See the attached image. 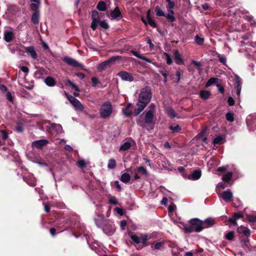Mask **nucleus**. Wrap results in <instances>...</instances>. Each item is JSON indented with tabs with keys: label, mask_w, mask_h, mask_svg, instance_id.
Segmentation results:
<instances>
[{
	"label": "nucleus",
	"mask_w": 256,
	"mask_h": 256,
	"mask_svg": "<svg viewBox=\"0 0 256 256\" xmlns=\"http://www.w3.org/2000/svg\"><path fill=\"white\" fill-rule=\"evenodd\" d=\"M152 98L151 88L150 86H146L143 88L138 98V102L136 104L137 108H135L134 116H138L146 107L150 102Z\"/></svg>",
	"instance_id": "f257e3e1"
},
{
	"label": "nucleus",
	"mask_w": 256,
	"mask_h": 256,
	"mask_svg": "<svg viewBox=\"0 0 256 256\" xmlns=\"http://www.w3.org/2000/svg\"><path fill=\"white\" fill-rule=\"evenodd\" d=\"M155 118L152 110L146 111L145 115L142 119V115H140V119L136 120L137 124L142 127L146 128V126H153L155 124Z\"/></svg>",
	"instance_id": "f03ea898"
},
{
	"label": "nucleus",
	"mask_w": 256,
	"mask_h": 256,
	"mask_svg": "<svg viewBox=\"0 0 256 256\" xmlns=\"http://www.w3.org/2000/svg\"><path fill=\"white\" fill-rule=\"evenodd\" d=\"M128 236L134 243L137 244H141V246H136L138 250H140L148 245L147 240L150 239V236L147 234H132V232H130Z\"/></svg>",
	"instance_id": "7ed1b4c3"
},
{
	"label": "nucleus",
	"mask_w": 256,
	"mask_h": 256,
	"mask_svg": "<svg viewBox=\"0 0 256 256\" xmlns=\"http://www.w3.org/2000/svg\"><path fill=\"white\" fill-rule=\"evenodd\" d=\"M190 225H185L184 228L185 233H192V232H199L203 230L202 220L194 218L190 219L188 222Z\"/></svg>",
	"instance_id": "20e7f679"
},
{
	"label": "nucleus",
	"mask_w": 256,
	"mask_h": 256,
	"mask_svg": "<svg viewBox=\"0 0 256 256\" xmlns=\"http://www.w3.org/2000/svg\"><path fill=\"white\" fill-rule=\"evenodd\" d=\"M168 2L166 8L168 12V14H166L161 10V16H165L167 20L170 22H174L176 20V18L174 16V11L173 9L175 6V2L171 0H166Z\"/></svg>",
	"instance_id": "39448f33"
},
{
	"label": "nucleus",
	"mask_w": 256,
	"mask_h": 256,
	"mask_svg": "<svg viewBox=\"0 0 256 256\" xmlns=\"http://www.w3.org/2000/svg\"><path fill=\"white\" fill-rule=\"evenodd\" d=\"M112 107L111 104L106 102H104L100 108V116L102 118H108L112 113Z\"/></svg>",
	"instance_id": "423d86ee"
},
{
	"label": "nucleus",
	"mask_w": 256,
	"mask_h": 256,
	"mask_svg": "<svg viewBox=\"0 0 256 256\" xmlns=\"http://www.w3.org/2000/svg\"><path fill=\"white\" fill-rule=\"evenodd\" d=\"M102 228L103 232L108 236H112L116 230L114 225L106 220L104 221V224Z\"/></svg>",
	"instance_id": "0eeeda50"
},
{
	"label": "nucleus",
	"mask_w": 256,
	"mask_h": 256,
	"mask_svg": "<svg viewBox=\"0 0 256 256\" xmlns=\"http://www.w3.org/2000/svg\"><path fill=\"white\" fill-rule=\"evenodd\" d=\"M99 14L96 10H93L92 12V22L90 25V28L93 30H95L98 26L99 22Z\"/></svg>",
	"instance_id": "6e6552de"
},
{
	"label": "nucleus",
	"mask_w": 256,
	"mask_h": 256,
	"mask_svg": "<svg viewBox=\"0 0 256 256\" xmlns=\"http://www.w3.org/2000/svg\"><path fill=\"white\" fill-rule=\"evenodd\" d=\"M62 60L64 62L67 64L68 65L74 68H83L84 67V66L82 64L79 63L74 59L68 56H64Z\"/></svg>",
	"instance_id": "1a4fd4ad"
},
{
	"label": "nucleus",
	"mask_w": 256,
	"mask_h": 256,
	"mask_svg": "<svg viewBox=\"0 0 256 256\" xmlns=\"http://www.w3.org/2000/svg\"><path fill=\"white\" fill-rule=\"evenodd\" d=\"M117 76H120L122 80L132 82L134 80V77L133 75L126 71H120Z\"/></svg>",
	"instance_id": "9d476101"
},
{
	"label": "nucleus",
	"mask_w": 256,
	"mask_h": 256,
	"mask_svg": "<svg viewBox=\"0 0 256 256\" xmlns=\"http://www.w3.org/2000/svg\"><path fill=\"white\" fill-rule=\"evenodd\" d=\"M10 30H6L4 32V39L7 42H11L14 38V34L12 28H9Z\"/></svg>",
	"instance_id": "9b49d317"
},
{
	"label": "nucleus",
	"mask_w": 256,
	"mask_h": 256,
	"mask_svg": "<svg viewBox=\"0 0 256 256\" xmlns=\"http://www.w3.org/2000/svg\"><path fill=\"white\" fill-rule=\"evenodd\" d=\"M24 181L31 186H34L36 185V179L33 174H28L23 176Z\"/></svg>",
	"instance_id": "f8f14e48"
},
{
	"label": "nucleus",
	"mask_w": 256,
	"mask_h": 256,
	"mask_svg": "<svg viewBox=\"0 0 256 256\" xmlns=\"http://www.w3.org/2000/svg\"><path fill=\"white\" fill-rule=\"evenodd\" d=\"M225 202H230L232 200L233 194L230 190L224 191L220 196Z\"/></svg>",
	"instance_id": "ddd939ff"
},
{
	"label": "nucleus",
	"mask_w": 256,
	"mask_h": 256,
	"mask_svg": "<svg viewBox=\"0 0 256 256\" xmlns=\"http://www.w3.org/2000/svg\"><path fill=\"white\" fill-rule=\"evenodd\" d=\"M202 223L204 230V228L212 226L216 224V222L214 218L209 217L204 220H202Z\"/></svg>",
	"instance_id": "4468645a"
},
{
	"label": "nucleus",
	"mask_w": 256,
	"mask_h": 256,
	"mask_svg": "<svg viewBox=\"0 0 256 256\" xmlns=\"http://www.w3.org/2000/svg\"><path fill=\"white\" fill-rule=\"evenodd\" d=\"M240 244L242 247L246 252L250 250V240L248 238H245L241 240Z\"/></svg>",
	"instance_id": "2eb2a0df"
},
{
	"label": "nucleus",
	"mask_w": 256,
	"mask_h": 256,
	"mask_svg": "<svg viewBox=\"0 0 256 256\" xmlns=\"http://www.w3.org/2000/svg\"><path fill=\"white\" fill-rule=\"evenodd\" d=\"M174 56L175 62L178 65L183 64L184 60L182 55L180 54L178 50H175L174 52Z\"/></svg>",
	"instance_id": "dca6fc26"
},
{
	"label": "nucleus",
	"mask_w": 256,
	"mask_h": 256,
	"mask_svg": "<svg viewBox=\"0 0 256 256\" xmlns=\"http://www.w3.org/2000/svg\"><path fill=\"white\" fill-rule=\"evenodd\" d=\"M164 112L170 118H174L176 117L178 115L174 109L171 106H164Z\"/></svg>",
	"instance_id": "f3484780"
},
{
	"label": "nucleus",
	"mask_w": 256,
	"mask_h": 256,
	"mask_svg": "<svg viewBox=\"0 0 256 256\" xmlns=\"http://www.w3.org/2000/svg\"><path fill=\"white\" fill-rule=\"evenodd\" d=\"M48 143L46 140H40L32 142V146L41 149Z\"/></svg>",
	"instance_id": "a211bd4d"
},
{
	"label": "nucleus",
	"mask_w": 256,
	"mask_h": 256,
	"mask_svg": "<svg viewBox=\"0 0 256 256\" xmlns=\"http://www.w3.org/2000/svg\"><path fill=\"white\" fill-rule=\"evenodd\" d=\"M25 51L34 60L37 58L38 56L33 46L24 47Z\"/></svg>",
	"instance_id": "6ab92c4d"
},
{
	"label": "nucleus",
	"mask_w": 256,
	"mask_h": 256,
	"mask_svg": "<svg viewBox=\"0 0 256 256\" xmlns=\"http://www.w3.org/2000/svg\"><path fill=\"white\" fill-rule=\"evenodd\" d=\"M202 175V172L200 170H194L191 174H190L188 178L190 180H198Z\"/></svg>",
	"instance_id": "aec40b11"
},
{
	"label": "nucleus",
	"mask_w": 256,
	"mask_h": 256,
	"mask_svg": "<svg viewBox=\"0 0 256 256\" xmlns=\"http://www.w3.org/2000/svg\"><path fill=\"white\" fill-rule=\"evenodd\" d=\"M111 17L114 19H118L122 17V12L118 6H116L110 13Z\"/></svg>",
	"instance_id": "412c9836"
},
{
	"label": "nucleus",
	"mask_w": 256,
	"mask_h": 256,
	"mask_svg": "<svg viewBox=\"0 0 256 256\" xmlns=\"http://www.w3.org/2000/svg\"><path fill=\"white\" fill-rule=\"evenodd\" d=\"M238 232L242 235V236H246L248 238L250 236V230L243 226H241L238 228Z\"/></svg>",
	"instance_id": "4be33fe9"
},
{
	"label": "nucleus",
	"mask_w": 256,
	"mask_h": 256,
	"mask_svg": "<svg viewBox=\"0 0 256 256\" xmlns=\"http://www.w3.org/2000/svg\"><path fill=\"white\" fill-rule=\"evenodd\" d=\"M132 106V104L130 103L128 104L126 106L122 108V112L124 116L126 117L130 118L132 114L134 115V113L132 112V110L130 109Z\"/></svg>",
	"instance_id": "5701e85b"
},
{
	"label": "nucleus",
	"mask_w": 256,
	"mask_h": 256,
	"mask_svg": "<svg viewBox=\"0 0 256 256\" xmlns=\"http://www.w3.org/2000/svg\"><path fill=\"white\" fill-rule=\"evenodd\" d=\"M48 74L47 71L43 68H40L34 72V76L38 78H43Z\"/></svg>",
	"instance_id": "b1692460"
},
{
	"label": "nucleus",
	"mask_w": 256,
	"mask_h": 256,
	"mask_svg": "<svg viewBox=\"0 0 256 256\" xmlns=\"http://www.w3.org/2000/svg\"><path fill=\"white\" fill-rule=\"evenodd\" d=\"M120 58L121 57L120 56H114L110 58L108 60L104 61V62L106 64L107 67H108L114 64L116 60H120Z\"/></svg>",
	"instance_id": "393cba45"
},
{
	"label": "nucleus",
	"mask_w": 256,
	"mask_h": 256,
	"mask_svg": "<svg viewBox=\"0 0 256 256\" xmlns=\"http://www.w3.org/2000/svg\"><path fill=\"white\" fill-rule=\"evenodd\" d=\"M40 12H34L31 18V22L34 24H38L40 22Z\"/></svg>",
	"instance_id": "a878e982"
},
{
	"label": "nucleus",
	"mask_w": 256,
	"mask_h": 256,
	"mask_svg": "<svg viewBox=\"0 0 256 256\" xmlns=\"http://www.w3.org/2000/svg\"><path fill=\"white\" fill-rule=\"evenodd\" d=\"M45 84L48 86H54L56 84V80L50 76H48L44 80Z\"/></svg>",
	"instance_id": "bb28decb"
},
{
	"label": "nucleus",
	"mask_w": 256,
	"mask_h": 256,
	"mask_svg": "<svg viewBox=\"0 0 256 256\" xmlns=\"http://www.w3.org/2000/svg\"><path fill=\"white\" fill-rule=\"evenodd\" d=\"M211 95L210 91L206 90H202L200 92V97L204 100H208Z\"/></svg>",
	"instance_id": "cd10ccee"
},
{
	"label": "nucleus",
	"mask_w": 256,
	"mask_h": 256,
	"mask_svg": "<svg viewBox=\"0 0 256 256\" xmlns=\"http://www.w3.org/2000/svg\"><path fill=\"white\" fill-rule=\"evenodd\" d=\"M146 18L148 20V24H149L150 26L153 28H156V24L155 21L152 20L150 17V11L148 10L146 12Z\"/></svg>",
	"instance_id": "c85d7f7f"
},
{
	"label": "nucleus",
	"mask_w": 256,
	"mask_h": 256,
	"mask_svg": "<svg viewBox=\"0 0 256 256\" xmlns=\"http://www.w3.org/2000/svg\"><path fill=\"white\" fill-rule=\"evenodd\" d=\"M72 102V104L76 110H82L84 109L83 105L78 99L75 100Z\"/></svg>",
	"instance_id": "c756f323"
},
{
	"label": "nucleus",
	"mask_w": 256,
	"mask_h": 256,
	"mask_svg": "<svg viewBox=\"0 0 256 256\" xmlns=\"http://www.w3.org/2000/svg\"><path fill=\"white\" fill-rule=\"evenodd\" d=\"M96 8L100 11H105L106 9V4L104 1H100L96 6Z\"/></svg>",
	"instance_id": "7c9ffc66"
},
{
	"label": "nucleus",
	"mask_w": 256,
	"mask_h": 256,
	"mask_svg": "<svg viewBox=\"0 0 256 256\" xmlns=\"http://www.w3.org/2000/svg\"><path fill=\"white\" fill-rule=\"evenodd\" d=\"M234 88L236 89V90H242L241 79L238 76H236L234 82Z\"/></svg>",
	"instance_id": "2f4dec72"
},
{
	"label": "nucleus",
	"mask_w": 256,
	"mask_h": 256,
	"mask_svg": "<svg viewBox=\"0 0 256 256\" xmlns=\"http://www.w3.org/2000/svg\"><path fill=\"white\" fill-rule=\"evenodd\" d=\"M135 171L138 172V173L142 174L146 176H148V172L146 168L143 166H138L135 169Z\"/></svg>",
	"instance_id": "473e14b6"
},
{
	"label": "nucleus",
	"mask_w": 256,
	"mask_h": 256,
	"mask_svg": "<svg viewBox=\"0 0 256 256\" xmlns=\"http://www.w3.org/2000/svg\"><path fill=\"white\" fill-rule=\"evenodd\" d=\"M66 84L68 86H72V88H74L76 91L80 92V88L73 82H72L70 80L68 79L66 80Z\"/></svg>",
	"instance_id": "72a5a7b5"
},
{
	"label": "nucleus",
	"mask_w": 256,
	"mask_h": 256,
	"mask_svg": "<svg viewBox=\"0 0 256 256\" xmlns=\"http://www.w3.org/2000/svg\"><path fill=\"white\" fill-rule=\"evenodd\" d=\"M232 176V172H228L226 174L223 175L222 180L224 182L228 183L231 180Z\"/></svg>",
	"instance_id": "f704fd0d"
},
{
	"label": "nucleus",
	"mask_w": 256,
	"mask_h": 256,
	"mask_svg": "<svg viewBox=\"0 0 256 256\" xmlns=\"http://www.w3.org/2000/svg\"><path fill=\"white\" fill-rule=\"evenodd\" d=\"M130 179V175L128 173H124L122 174L120 178V180L124 183L128 182Z\"/></svg>",
	"instance_id": "c9c22d12"
},
{
	"label": "nucleus",
	"mask_w": 256,
	"mask_h": 256,
	"mask_svg": "<svg viewBox=\"0 0 256 256\" xmlns=\"http://www.w3.org/2000/svg\"><path fill=\"white\" fill-rule=\"evenodd\" d=\"M40 3L32 2L30 4V8L34 12H40L39 7Z\"/></svg>",
	"instance_id": "e433bc0d"
},
{
	"label": "nucleus",
	"mask_w": 256,
	"mask_h": 256,
	"mask_svg": "<svg viewBox=\"0 0 256 256\" xmlns=\"http://www.w3.org/2000/svg\"><path fill=\"white\" fill-rule=\"evenodd\" d=\"M104 221H106L104 217H100V219H95V224L100 228H102L104 224Z\"/></svg>",
	"instance_id": "4c0bfd02"
},
{
	"label": "nucleus",
	"mask_w": 256,
	"mask_h": 256,
	"mask_svg": "<svg viewBox=\"0 0 256 256\" xmlns=\"http://www.w3.org/2000/svg\"><path fill=\"white\" fill-rule=\"evenodd\" d=\"M131 143L129 142H124L120 147V150H126L131 147Z\"/></svg>",
	"instance_id": "58836bf2"
},
{
	"label": "nucleus",
	"mask_w": 256,
	"mask_h": 256,
	"mask_svg": "<svg viewBox=\"0 0 256 256\" xmlns=\"http://www.w3.org/2000/svg\"><path fill=\"white\" fill-rule=\"evenodd\" d=\"M218 81V78H210L206 84V87L208 88L212 85L216 83Z\"/></svg>",
	"instance_id": "ea45409f"
},
{
	"label": "nucleus",
	"mask_w": 256,
	"mask_h": 256,
	"mask_svg": "<svg viewBox=\"0 0 256 256\" xmlns=\"http://www.w3.org/2000/svg\"><path fill=\"white\" fill-rule=\"evenodd\" d=\"M224 138L222 136H216L212 141L214 144H218L224 142Z\"/></svg>",
	"instance_id": "a19ab883"
},
{
	"label": "nucleus",
	"mask_w": 256,
	"mask_h": 256,
	"mask_svg": "<svg viewBox=\"0 0 256 256\" xmlns=\"http://www.w3.org/2000/svg\"><path fill=\"white\" fill-rule=\"evenodd\" d=\"M243 18L250 22L251 26L256 24L255 21L254 20V17L252 15H244Z\"/></svg>",
	"instance_id": "79ce46f5"
},
{
	"label": "nucleus",
	"mask_w": 256,
	"mask_h": 256,
	"mask_svg": "<svg viewBox=\"0 0 256 256\" xmlns=\"http://www.w3.org/2000/svg\"><path fill=\"white\" fill-rule=\"evenodd\" d=\"M116 166V160L114 158H111L108 160V168L110 169H114Z\"/></svg>",
	"instance_id": "37998d69"
},
{
	"label": "nucleus",
	"mask_w": 256,
	"mask_h": 256,
	"mask_svg": "<svg viewBox=\"0 0 256 256\" xmlns=\"http://www.w3.org/2000/svg\"><path fill=\"white\" fill-rule=\"evenodd\" d=\"M226 118L227 120L232 122L234 121V114L232 112H228L226 114Z\"/></svg>",
	"instance_id": "c03bdc74"
},
{
	"label": "nucleus",
	"mask_w": 256,
	"mask_h": 256,
	"mask_svg": "<svg viewBox=\"0 0 256 256\" xmlns=\"http://www.w3.org/2000/svg\"><path fill=\"white\" fill-rule=\"evenodd\" d=\"M234 233L233 231H230L226 234L225 238L227 240H232L234 239Z\"/></svg>",
	"instance_id": "a18cd8bd"
},
{
	"label": "nucleus",
	"mask_w": 256,
	"mask_h": 256,
	"mask_svg": "<svg viewBox=\"0 0 256 256\" xmlns=\"http://www.w3.org/2000/svg\"><path fill=\"white\" fill-rule=\"evenodd\" d=\"M169 128L172 130L173 132H178L181 130V128L179 125H176V126H169Z\"/></svg>",
	"instance_id": "49530a36"
},
{
	"label": "nucleus",
	"mask_w": 256,
	"mask_h": 256,
	"mask_svg": "<svg viewBox=\"0 0 256 256\" xmlns=\"http://www.w3.org/2000/svg\"><path fill=\"white\" fill-rule=\"evenodd\" d=\"M195 42L198 45H202L204 42V38H200L198 35L195 37Z\"/></svg>",
	"instance_id": "de8ad7c7"
},
{
	"label": "nucleus",
	"mask_w": 256,
	"mask_h": 256,
	"mask_svg": "<svg viewBox=\"0 0 256 256\" xmlns=\"http://www.w3.org/2000/svg\"><path fill=\"white\" fill-rule=\"evenodd\" d=\"M175 210H176V206L172 202H170V204L168 206V212L172 214Z\"/></svg>",
	"instance_id": "09e8293b"
},
{
	"label": "nucleus",
	"mask_w": 256,
	"mask_h": 256,
	"mask_svg": "<svg viewBox=\"0 0 256 256\" xmlns=\"http://www.w3.org/2000/svg\"><path fill=\"white\" fill-rule=\"evenodd\" d=\"M100 26L105 30H107L109 28V26L106 20H102L100 22Z\"/></svg>",
	"instance_id": "8fccbe9b"
},
{
	"label": "nucleus",
	"mask_w": 256,
	"mask_h": 256,
	"mask_svg": "<svg viewBox=\"0 0 256 256\" xmlns=\"http://www.w3.org/2000/svg\"><path fill=\"white\" fill-rule=\"evenodd\" d=\"M77 164L80 168H84L86 166V164L84 160H80L77 162Z\"/></svg>",
	"instance_id": "3c124183"
},
{
	"label": "nucleus",
	"mask_w": 256,
	"mask_h": 256,
	"mask_svg": "<svg viewBox=\"0 0 256 256\" xmlns=\"http://www.w3.org/2000/svg\"><path fill=\"white\" fill-rule=\"evenodd\" d=\"M164 55L166 56V63L168 64H171L172 63V60L171 56L166 52H164Z\"/></svg>",
	"instance_id": "603ef678"
},
{
	"label": "nucleus",
	"mask_w": 256,
	"mask_h": 256,
	"mask_svg": "<svg viewBox=\"0 0 256 256\" xmlns=\"http://www.w3.org/2000/svg\"><path fill=\"white\" fill-rule=\"evenodd\" d=\"M107 66L104 62L100 64L98 66V70L99 71L104 70L107 68Z\"/></svg>",
	"instance_id": "864d4df0"
},
{
	"label": "nucleus",
	"mask_w": 256,
	"mask_h": 256,
	"mask_svg": "<svg viewBox=\"0 0 256 256\" xmlns=\"http://www.w3.org/2000/svg\"><path fill=\"white\" fill-rule=\"evenodd\" d=\"M218 60L220 62L222 63L224 65L226 64V59L225 56L218 54Z\"/></svg>",
	"instance_id": "5fc2aeb1"
},
{
	"label": "nucleus",
	"mask_w": 256,
	"mask_h": 256,
	"mask_svg": "<svg viewBox=\"0 0 256 256\" xmlns=\"http://www.w3.org/2000/svg\"><path fill=\"white\" fill-rule=\"evenodd\" d=\"M233 216L236 220L240 218L244 217V214L242 212H235Z\"/></svg>",
	"instance_id": "6e6d98bb"
},
{
	"label": "nucleus",
	"mask_w": 256,
	"mask_h": 256,
	"mask_svg": "<svg viewBox=\"0 0 256 256\" xmlns=\"http://www.w3.org/2000/svg\"><path fill=\"white\" fill-rule=\"evenodd\" d=\"M161 74L164 76V83L166 82L168 78H172V76L171 74H167L165 72H163L162 71H161Z\"/></svg>",
	"instance_id": "4d7b16f0"
},
{
	"label": "nucleus",
	"mask_w": 256,
	"mask_h": 256,
	"mask_svg": "<svg viewBox=\"0 0 256 256\" xmlns=\"http://www.w3.org/2000/svg\"><path fill=\"white\" fill-rule=\"evenodd\" d=\"M2 137L3 140H6L8 138V134L6 130H1Z\"/></svg>",
	"instance_id": "13d9d810"
},
{
	"label": "nucleus",
	"mask_w": 256,
	"mask_h": 256,
	"mask_svg": "<svg viewBox=\"0 0 256 256\" xmlns=\"http://www.w3.org/2000/svg\"><path fill=\"white\" fill-rule=\"evenodd\" d=\"M108 201L109 203L112 204L116 205L118 204V202L114 196L110 197Z\"/></svg>",
	"instance_id": "bf43d9fd"
},
{
	"label": "nucleus",
	"mask_w": 256,
	"mask_h": 256,
	"mask_svg": "<svg viewBox=\"0 0 256 256\" xmlns=\"http://www.w3.org/2000/svg\"><path fill=\"white\" fill-rule=\"evenodd\" d=\"M92 86H96V84L98 83L99 80L98 78L96 77H92L91 78Z\"/></svg>",
	"instance_id": "052dcab7"
},
{
	"label": "nucleus",
	"mask_w": 256,
	"mask_h": 256,
	"mask_svg": "<svg viewBox=\"0 0 256 256\" xmlns=\"http://www.w3.org/2000/svg\"><path fill=\"white\" fill-rule=\"evenodd\" d=\"M228 222H230L232 226H236L237 224L236 220L234 216H232L231 218H230L228 219Z\"/></svg>",
	"instance_id": "680f3d73"
},
{
	"label": "nucleus",
	"mask_w": 256,
	"mask_h": 256,
	"mask_svg": "<svg viewBox=\"0 0 256 256\" xmlns=\"http://www.w3.org/2000/svg\"><path fill=\"white\" fill-rule=\"evenodd\" d=\"M228 105L230 106H233L235 104L234 99L231 96H229L228 98Z\"/></svg>",
	"instance_id": "e2e57ef3"
},
{
	"label": "nucleus",
	"mask_w": 256,
	"mask_h": 256,
	"mask_svg": "<svg viewBox=\"0 0 256 256\" xmlns=\"http://www.w3.org/2000/svg\"><path fill=\"white\" fill-rule=\"evenodd\" d=\"M114 210L120 216H122L124 214V210L122 208L116 207L114 208Z\"/></svg>",
	"instance_id": "0e129e2a"
},
{
	"label": "nucleus",
	"mask_w": 256,
	"mask_h": 256,
	"mask_svg": "<svg viewBox=\"0 0 256 256\" xmlns=\"http://www.w3.org/2000/svg\"><path fill=\"white\" fill-rule=\"evenodd\" d=\"M216 86L218 88V92L220 93L223 94L224 92V87L221 85L220 84H217Z\"/></svg>",
	"instance_id": "69168bd1"
},
{
	"label": "nucleus",
	"mask_w": 256,
	"mask_h": 256,
	"mask_svg": "<svg viewBox=\"0 0 256 256\" xmlns=\"http://www.w3.org/2000/svg\"><path fill=\"white\" fill-rule=\"evenodd\" d=\"M247 218L250 222H256V216L247 215Z\"/></svg>",
	"instance_id": "338daca9"
},
{
	"label": "nucleus",
	"mask_w": 256,
	"mask_h": 256,
	"mask_svg": "<svg viewBox=\"0 0 256 256\" xmlns=\"http://www.w3.org/2000/svg\"><path fill=\"white\" fill-rule=\"evenodd\" d=\"M127 224V222L126 220H122L120 222V228L122 230H124L126 228V226Z\"/></svg>",
	"instance_id": "774afa93"
}]
</instances>
